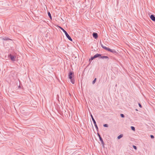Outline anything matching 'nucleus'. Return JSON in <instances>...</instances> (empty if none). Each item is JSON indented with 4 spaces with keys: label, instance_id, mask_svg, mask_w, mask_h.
Wrapping results in <instances>:
<instances>
[{
    "label": "nucleus",
    "instance_id": "obj_1",
    "mask_svg": "<svg viewBox=\"0 0 155 155\" xmlns=\"http://www.w3.org/2000/svg\"><path fill=\"white\" fill-rule=\"evenodd\" d=\"M74 76V73L73 72L70 71L68 74V78L70 79L71 82L72 84H74L75 83V80L74 78H73V77Z\"/></svg>",
    "mask_w": 155,
    "mask_h": 155
},
{
    "label": "nucleus",
    "instance_id": "obj_2",
    "mask_svg": "<svg viewBox=\"0 0 155 155\" xmlns=\"http://www.w3.org/2000/svg\"><path fill=\"white\" fill-rule=\"evenodd\" d=\"M91 119H92V120L93 121V122L94 125V126L97 130L98 131V127L97 126V125L96 124V121L94 119V117H93V116L91 114Z\"/></svg>",
    "mask_w": 155,
    "mask_h": 155
},
{
    "label": "nucleus",
    "instance_id": "obj_3",
    "mask_svg": "<svg viewBox=\"0 0 155 155\" xmlns=\"http://www.w3.org/2000/svg\"><path fill=\"white\" fill-rule=\"evenodd\" d=\"M8 57L10 58L12 61H15L16 59V56L12 55L11 54H9L8 55Z\"/></svg>",
    "mask_w": 155,
    "mask_h": 155
},
{
    "label": "nucleus",
    "instance_id": "obj_4",
    "mask_svg": "<svg viewBox=\"0 0 155 155\" xmlns=\"http://www.w3.org/2000/svg\"><path fill=\"white\" fill-rule=\"evenodd\" d=\"M106 50H107L108 51L113 53L115 54H118V50H115L114 49H105Z\"/></svg>",
    "mask_w": 155,
    "mask_h": 155
},
{
    "label": "nucleus",
    "instance_id": "obj_5",
    "mask_svg": "<svg viewBox=\"0 0 155 155\" xmlns=\"http://www.w3.org/2000/svg\"><path fill=\"white\" fill-rule=\"evenodd\" d=\"M97 135H98V137H99L100 140L101 142V144L104 145V141H103L102 138L101 137L100 135L98 133H97Z\"/></svg>",
    "mask_w": 155,
    "mask_h": 155
},
{
    "label": "nucleus",
    "instance_id": "obj_6",
    "mask_svg": "<svg viewBox=\"0 0 155 155\" xmlns=\"http://www.w3.org/2000/svg\"><path fill=\"white\" fill-rule=\"evenodd\" d=\"M99 58L102 59H106L107 60H108L109 59V58L107 56H102V55L100 56V57Z\"/></svg>",
    "mask_w": 155,
    "mask_h": 155
},
{
    "label": "nucleus",
    "instance_id": "obj_7",
    "mask_svg": "<svg viewBox=\"0 0 155 155\" xmlns=\"http://www.w3.org/2000/svg\"><path fill=\"white\" fill-rule=\"evenodd\" d=\"M66 36L67 37L69 40H70L71 41H72V39L71 38V37L69 36V35L68 34V33L66 31L64 33Z\"/></svg>",
    "mask_w": 155,
    "mask_h": 155
},
{
    "label": "nucleus",
    "instance_id": "obj_8",
    "mask_svg": "<svg viewBox=\"0 0 155 155\" xmlns=\"http://www.w3.org/2000/svg\"><path fill=\"white\" fill-rule=\"evenodd\" d=\"M93 37L95 38L96 39L98 37L97 34L96 33H94L93 35Z\"/></svg>",
    "mask_w": 155,
    "mask_h": 155
},
{
    "label": "nucleus",
    "instance_id": "obj_9",
    "mask_svg": "<svg viewBox=\"0 0 155 155\" xmlns=\"http://www.w3.org/2000/svg\"><path fill=\"white\" fill-rule=\"evenodd\" d=\"M151 19L153 21H155V17L153 15H151L150 16Z\"/></svg>",
    "mask_w": 155,
    "mask_h": 155
},
{
    "label": "nucleus",
    "instance_id": "obj_10",
    "mask_svg": "<svg viewBox=\"0 0 155 155\" xmlns=\"http://www.w3.org/2000/svg\"><path fill=\"white\" fill-rule=\"evenodd\" d=\"M101 55H102V54H95V55H94V57L95 58H97V57H99V58L100 57V56H101Z\"/></svg>",
    "mask_w": 155,
    "mask_h": 155
},
{
    "label": "nucleus",
    "instance_id": "obj_11",
    "mask_svg": "<svg viewBox=\"0 0 155 155\" xmlns=\"http://www.w3.org/2000/svg\"><path fill=\"white\" fill-rule=\"evenodd\" d=\"M123 137V135L122 134H120L117 137L118 139H119Z\"/></svg>",
    "mask_w": 155,
    "mask_h": 155
},
{
    "label": "nucleus",
    "instance_id": "obj_12",
    "mask_svg": "<svg viewBox=\"0 0 155 155\" xmlns=\"http://www.w3.org/2000/svg\"><path fill=\"white\" fill-rule=\"evenodd\" d=\"M96 80H97V79L96 78H95L94 80L93 81V82H92V84H94L95 82H96Z\"/></svg>",
    "mask_w": 155,
    "mask_h": 155
},
{
    "label": "nucleus",
    "instance_id": "obj_13",
    "mask_svg": "<svg viewBox=\"0 0 155 155\" xmlns=\"http://www.w3.org/2000/svg\"><path fill=\"white\" fill-rule=\"evenodd\" d=\"M131 128L132 130L134 131L135 130V128L134 127L131 126Z\"/></svg>",
    "mask_w": 155,
    "mask_h": 155
},
{
    "label": "nucleus",
    "instance_id": "obj_14",
    "mask_svg": "<svg viewBox=\"0 0 155 155\" xmlns=\"http://www.w3.org/2000/svg\"><path fill=\"white\" fill-rule=\"evenodd\" d=\"M48 15L49 16V17L51 19V15L49 12H48Z\"/></svg>",
    "mask_w": 155,
    "mask_h": 155
},
{
    "label": "nucleus",
    "instance_id": "obj_15",
    "mask_svg": "<svg viewBox=\"0 0 155 155\" xmlns=\"http://www.w3.org/2000/svg\"><path fill=\"white\" fill-rule=\"evenodd\" d=\"M103 126L105 127H108V125L107 124H104Z\"/></svg>",
    "mask_w": 155,
    "mask_h": 155
},
{
    "label": "nucleus",
    "instance_id": "obj_16",
    "mask_svg": "<svg viewBox=\"0 0 155 155\" xmlns=\"http://www.w3.org/2000/svg\"><path fill=\"white\" fill-rule=\"evenodd\" d=\"M120 116H121V117H123V118H124V117L125 116L123 114H120Z\"/></svg>",
    "mask_w": 155,
    "mask_h": 155
},
{
    "label": "nucleus",
    "instance_id": "obj_17",
    "mask_svg": "<svg viewBox=\"0 0 155 155\" xmlns=\"http://www.w3.org/2000/svg\"><path fill=\"white\" fill-rule=\"evenodd\" d=\"M95 58L94 56L93 57H91V60H93V59H94Z\"/></svg>",
    "mask_w": 155,
    "mask_h": 155
},
{
    "label": "nucleus",
    "instance_id": "obj_18",
    "mask_svg": "<svg viewBox=\"0 0 155 155\" xmlns=\"http://www.w3.org/2000/svg\"><path fill=\"white\" fill-rule=\"evenodd\" d=\"M133 147L134 149H135V150H136L137 149V147L136 146H135L133 145Z\"/></svg>",
    "mask_w": 155,
    "mask_h": 155
},
{
    "label": "nucleus",
    "instance_id": "obj_19",
    "mask_svg": "<svg viewBox=\"0 0 155 155\" xmlns=\"http://www.w3.org/2000/svg\"><path fill=\"white\" fill-rule=\"evenodd\" d=\"M2 39L3 40H8V39L7 38H2Z\"/></svg>",
    "mask_w": 155,
    "mask_h": 155
},
{
    "label": "nucleus",
    "instance_id": "obj_20",
    "mask_svg": "<svg viewBox=\"0 0 155 155\" xmlns=\"http://www.w3.org/2000/svg\"><path fill=\"white\" fill-rule=\"evenodd\" d=\"M101 47L103 48H107L104 46L102 45L101 44Z\"/></svg>",
    "mask_w": 155,
    "mask_h": 155
},
{
    "label": "nucleus",
    "instance_id": "obj_21",
    "mask_svg": "<svg viewBox=\"0 0 155 155\" xmlns=\"http://www.w3.org/2000/svg\"><path fill=\"white\" fill-rule=\"evenodd\" d=\"M150 136L151 138L152 139V138H154V137L153 135H150Z\"/></svg>",
    "mask_w": 155,
    "mask_h": 155
},
{
    "label": "nucleus",
    "instance_id": "obj_22",
    "mask_svg": "<svg viewBox=\"0 0 155 155\" xmlns=\"http://www.w3.org/2000/svg\"><path fill=\"white\" fill-rule=\"evenodd\" d=\"M138 105L139 106V107H140V108H141L142 107V106L141 105V104L140 103H138Z\"/></svg>",
    "mask_w": 155,
    "mask_h": 155
},
{
    "label": "nucleus",
    "instance_id": "obj_23",
    "mask_svg": "<svg viewBox=\"0 0 155 155\" xmlns=\"http://www.w3.org/2000/svg\"><path fill=\"white\" fill-rule=\"evenodd\" d=\"M57 26L58 27H59V28H60L61 30H62V29H63V28L62 27H60V26Z\"/></svg>",
    "mask_w": 155,
    "mask_h": 155
},
{
    "label": "nucleus",
    "instance_id": "obj_24",
    "mask_svg": "<svg viewBox=\"0 0 155 155\" xmlns=\"http://www.w3.org/2000/svg\"><path fill=\"white\" fill-rule=\"evenodd\" d=\"M62 30L64 32V33L66 32V31L63 28V29Z\"/></svg>",
    "mask_w": 155,
    "mask_h": 155
},
{
    "label": "nucleus",
    "instance_id": "obj_25",
    "mask_svg": "<svg viewBox=\"0 0 155 155\" xmlns=\"http://www.w3.org/2000/svg\"><path fill=\"white\" fill-rule=\"evenodd\" d=\"M47 50L48 52H50V51H49V49H47Z\"/></svg>",
    "mask_w": 155,
    "mask_h": 155
},
{
    "label": "nucleus",
    "instance_id": "obj_26",
    "mask_svg": "<svg viewBox=\"0 0 155 155\" xmlns=\"http://www.w3.org/2000/svg\"><path fill=\"white\" fill-rule=\"evenodd\" d=\"M117 86V84H116V86Z\"/></svg>",
    "mask_w": 155,
    "mask_h": 155
},
{
    "label": "nucleus",
    "instance_id": "obj_27",
    "mask_svg": "<svg viewBox=\"0 0 155 155\" xmlns=\"http://www.w3.org/2000/svg\"><path fill=\"white\" fill-rule=\"evenodd\" d=\"M133 50H134V49H132Z\"/></svg>",
    "mask_w": 155,
    "mask_h": 155
}]
</instances>
